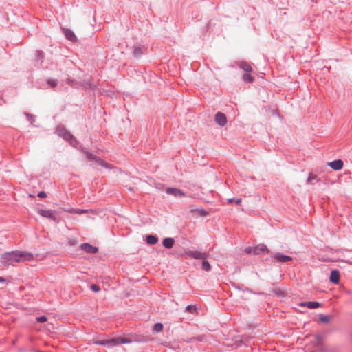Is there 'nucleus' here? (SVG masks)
<instances>
[{"mask_svg": "<svg viewBox=\"0 0 352 352\" xmlns=\"http://www.w3.org/2000/svg\"><path fill=\"white\" fill-rule=\"evenodd\" d=\"M34 256L31 253L21 251L8 252L3 254L1 256V263L5 266L13 265L14 263H19L25 261H32Z\"/></svg>", "mask_w": 352, "mask_h": 352, "instance_id": "nucleus-1", "label": "nucleus"}, {"mask_svg": "<svg viewBox=\"0 0 352 352\" xmlns=\"http://www.w3.org/2000/svg\"><path fill=\"white\" fill-rule=\"evenodd\" d=\"M58 133L60 136H62L65 140L70 142L71 145L73 146H76L77 141L75 138L71 135L69 132H67L64 129H58Z\"/></svg>", "mask_w": 352, "mask_h": 352, "instance_id": "nucleus-2", "label": "nucleus"}, {"mask_svg": "<svg viewBox=\"0 0 352 352\" xmlns=\"http://www.w3.org/2000/svg\"><path fill=\"white\" fill-rule=\"evenodd\" d=\"M107 341H108L107 345L109 346H114L119 344H129L132 342V340L131 339L126 338H122V337L107 339Z\"/></svg>", "mask_w": 352, "mask_h": 352, "instance_id": "nucleus-3", "label": "nucleus"}, {"mask_svg": "<svg viewBox=\"0 0 352 352\" xmlns=\"http://www.w3.org/2000/svg\"><path fill=\"white\" fill-rule=\"evenodd\" d=\"M186 254L187 256L195 258V259H202L205 260L208 258V254L207 253H202L199 251H188L186 252Z\"/></svg>", "mask_w": 352, "mask_h": 352, "instance_id": "nucleus-4", "label": "nucleus"}, {"mask_svg": "<svg viewBox=\"0 0 352 352\" xmlns=\"http://www.w3.org/2000/svg\"><path fill=\"white\" fill-rule=\"evenodd\" d=\"M38 213L43 217L51 219L56 223L58 222V220L56 219V217L54 215L55 212L50 210L40 209L38 210Z\"/></svg>", "mask_w": 352, "mask_h": 352, "instance_id": "nucleus-5", "label": "nucleus"}, {"mask_svg": "<svg viewBox=\"0 0 352 352\" xmlns=\"http://www.w3.org/2000/svg\"><path fill=\"white\" fill-rule=\"evenodd\" d=\"M249 252H253L255 254H258L260 253H269V250L265 245L260 244L253 249L250 248Z\"/></svg>", "mask_w": 352, "mask_h": 352, "instance_id": "nucleus-6", "label": "nucleus"}, {"mask_svg": "<svg viewBox=\"0 0 352 352\" xmlns=\"http://www.w3.org/2000/svg\"><path fill=\"white\" fill-rule=\"evenodd\" d=\"M166 192L167 194L172 195L175 197H183L185 196L184 192L178 188H167Z\"/></svg>", "mask_w": 352, "mask_h": 352, "instance_id": "nucleus-7", "label": "nucleus"}, {"mask_svg": "<svg viewBox=\"0 0 352 352\" xmlns=\"http://www.w3.org/2000/svg\"><path fill=\"white\" fill-rule=\"evenodd\" d=\"M216 122L221 126H223L227 123V118L225 114L218 112L215 116Z\"/></svg>", "mask_w": 352, "mask_h": 352, "instance_id": "nucleus-8", "label": "nucleus"}, {"mask_svg": "<svg viewBox=\"0 0 352 352\" xmlns=\"http://www.w3.org/2000/svg\"><path fill=\"white\" fill-rule=\"evenodd\" d=\"M328 165L335 170H341L343 168L344 163L341 160H336L333 162H331L328 164Z\"/></svg>", "mask_w": 352, "mask_h": 352, "instance_id": "nucleus-9", "label": "nucleus"}, {"mask_svg": "<svg viewBox=\"0 0 352 352\" xmlns=\"http://www.w3.org/2000/svg\"><path fill=\"white\" fill-rule=\"evenodd\" d=\"M274 258L278 262H287L292 260L289 256L284 255L281 253H276L274 256Z\"/></svg>", "mask_w": 352, "mask_h": 352, "instance_id": "nucleus-10", "label": "nucleus"}, {"mask_svg": "<svg viewBox=\"0 0 352 352\" xmlns=\"http://www.w3.org/2000/svg\"><path fill=\"white\" fill-rule=\"evenodd\" d=\"M81 248L87 253L94 254L98 252V248L92 246L88 243L82 244Z\"/></svg>", "mask_w": 352, "mask_h": 352, "instance_id": "nucleus-11", "label": "nucleus"}, {"mask_svg": "<svg viewBox=\"0 0 352 352\" xmlns=\"http://www.w3.org/2000/svg\"><path fill=\"white\" fill-rule=\"evenodd\" d=\"M63 31L64 32L65 36L68 40L71 41H76V37L74 33L71 30L63 28Z\"/></svg>", "mask_w": 352, "mask_h": 352, "instance_id": "nucleus-12", "label": "nucleus"}, {"mask_svg": "<svg viewBox=\"0 0 352 352\" xmlns=\"http://www.w3.org/2000/svg\"><path fill=\"white\" fill-rule=\"evenodd\" d=\"M339 280H340V273L338 270H333L331 271V275H330V280L335 283V284H337L339 282Z\"/></svg>", "mask_w": 352, "mask_h": 352, "instance_id": "nucleus-13", "label": "nucleus"}, {"mask_svg": "<svg viewBox=\"0 0 352 352\" xmlns=\"http://www.w3.org/2000/svg\"><path fill=\"white\" fill-rule=\"evenodd\" d=\"M162 244L166 248H171L174 244V240L172 238H165Z\"/></svg>", "mask_w": 352, "mask_h": 352, "instance_id": "nucleus-14", "label": "nucleus"}, {"mask_svg": "<svg viewBox=\"0 0 352 352\" xmlns=\"http://www.w3.org/2000/svg\"><path fill=\"white\" fill-rule=\"evenodd\" d=\"M239 65L241 69L247 72H250L252 70L251 65L247 62H241Z\"/></svg>", "mask_w": 352, "mask_h": 352, "instance_id": "nucleus-15", "label": "nucleus"}, {"mask_svg": "<svg viewBox=\"0 0 352 352\" xmlns=\"http://www.w3.org/2000/svg\"><path fill=\"white\" fill-rule=\"evenodd\" d=\"M302 306H307L309 309H316L320 306V303L318 302H307L301 303Z\"/></svg>", "mask_w": 352, "mask_h": 352, "instance_id": "nucleus-16", "label": "nucleus"}, {"mask_svg": "<svg viewBox=\"0 0 352 352\" xmlns=\"http://www.w3.org/2000/svg\"><path fill=\"white\" fill-rule=\"evenodd\" d=\"M323 336L321 335L314 336V344L316 346H320L322 344Z\"/></svg>", "mask_w": 352, "mask_h": 352, "instance_id": "nucleus-17", "label": "nucleus"}, {"mask_svg": "<svg viewBox=\"0 0 352 352\" xmlns=\"http://www.w3.org/2000/svg\"><path fill=\"white\" fill-rule=\"evenodd\" d=\"M146 242L150 245H154L157 242V238L153 235H149L146 237Z\"/></svg>", "mask_w": 352, "mask_h": 352, "instance_id": "nucleus-18", "label": "nucleus"}, {"mask_svg": "<svg viewBox=\"0 0 352 352\" xmlns=\"http://www.w3.org/2000/svg\"><path fill=\"white\" fill-rule=\"evenodd\" d=\"M332 317L331 316H329V315H320L319 316V320L322 322H325V323H327L331 321Z\"/></svg>", "mask_w": 352, "mask_h": 352, "instance_id": "nucleus-19", "label": "nucleus"}, {"mask_svg": "<svg viewBox=\"0 0 352 352\" xmlns=\"http://www.w3.org/2000/svg\"><path fill=\"white\" fill-rule=\"evenodd\" d=\"M243 80L247 82H252L254 81V78L250 74H245L243 76Z\"/></svg>", "mask_w": 352, "mask_h": 352, "instance_id": "nucleus-20", "label": "nucleus"}, {"mask_svg": "<svg viewBox=\"0 0 352 352\" xmlns=\"http://www.w3.org/2000/svg\"><path fill=\"white\" fill-rule=\"evenodd\" d=\"M163 329V324L162 323H156L154 324V326L153 327V331L156 332V333H159V332H161Z\"/></svg>", "mask_w": 352, "mask_h": 352, "instance_id": "nucleus-21", "label": "nucleus"}, {"mask_svg": "<svg viewBox=\"0 0 352 352\" xmlns=\"http://www.w3.org/2000/svg\"><path fill=\"white\" fill-rule=\"evenodd\" d=\"M202 269L206 272L210 271L211 269L210 263L208 261L203 260Z\"/></svg>", "mask_w": 352, "mask_h": 352, "instance_id": "nucleus-22", "label": "nucleus"}, {"mask_svg": "<svg viewBox=\"0 0 352 352\" xmlns=\"http://www.w3.org/2000/svg\"><path fill=\"white\" fill-rule=\"evenodd\" d=\"M317 179V176L313 173H310L307 178L308 184H313V181Z\"/></svg>", "mask_w": 352, "mask_h": 352, "instance_id": "nucleus-23", "label": "nucleus"}, {"mask_svg": "<svg viewBox=\"0 0 352 352\" xmlns=\"http://www.w3.org/2000/svg\"><path fill=\"white\" fill-rule=\"evenodd\" d=\"M47 83L52 87H55L58 85V80L56 79H51L47 81Z\"/></svg>", "mask_w": 352, "mask_h": 352, "instance_id": "nucleus-24", "label": "nucleus"}, {"mask_svg": "<svg viewBox=\"0 0 352 352\" xmlns=\"http://www.w3.org/2000/svg\"><path fill=\"white\" fill-rule=\"evenodd\" d=\"M91 289L95 292H98L100 290V288L98 285L96 284H92L90 287Z\"/></svg>", "mask_w": 352, "mask_h": 352, "instance_id": "nucleus-25", "label": "nucleus"}, {"mask_svg": "<svg viewBox=\"0 0 352 352\" xmlns=\"http://www.w3.org/2000/svg\"><path fill=\"white\" fill-rule=\"evenodd\" d=\"M228 201H229L230 203H231V204L234 202V203H236L237 205H240V204H241V202H242V199H240V198H239V199H236V200H234V199H228Z\"/></svg>", "mask_w": 352, "mask_h": 352, "instance_id": "nucleus-26", "label": "nucleus"}, {"mask_svg": "<svg viewBox=\"0 0 352 352\" xmlns=\"http://www.w3.org/2000/svg\"><path fill=\"white\" fill-rule=\"evenodd\" d=\"M96 162L102 166L108 167V165L102 160L100 159H96Z\"/></svg>", "mask_w": 352, "mask_h": 352, "instance_id": "nucleus-27", "label": "nucleus"}, {"mask_svg": "<svg viewBox=\"0 0 352 352\" xmlns=\"http://www.w3.org/2000/svg\"><path fill=\"white\" fill-rule=\"evenodd\" d=\"M87 210H80V209H76L75 210V214H85L87 213Z\"/></svg>", "mask_w": 352, "mask_h": 352, "instance_id": "nucleus-28", "label": "nucleus"}, {"mask_svg": "<svg viewBox=\"0 0 352 352\" xmlns=\"http://www.w3.org/2000/svg\"><path fill=\"white\" fill-rule=\"evenodd\" d=\"M37 321L39 322H44L47 321V318L45 316H40L36 318Z\"/></svg>", "mask_w": 352, "mask_h": 352, "instance_id": "nucleus-29", "label": "nucleus"}, {"mask_svg": "<svg viewBox=\"0 0 352 352\" xmlns=\"http://www.w3.org/2000/svg\"><path fill=\"white\" fill-rule=\"evenodd\" d=\"M68 243L70 245H74L76 244V239H68Z\"/></svg>", "mask_w": 352, "mask_h": 352, "instance_id": "nucleus-30", "label": "nucleus"}, {"mask_svg": "<svg viewBox=\"0 0 352 352\" xmlns=\"http://www.w3.org/2000/svg\"><path fill=\"white\" fill-rule=\"evenodd\" d=\"M186 310L190 311V312H192L194 310H195V307L194 306H192V305H188L186 307Z\"/></svg>", "mask_w": 352, "mask_h": 352, "instance_id": "nucleus-31", "label": "nucleus"}, {"mask_svg": "<svg viewBox=\"0 0 352 352\" xmlns=\"http://www.w3.org/2000/svg\"><path fill=\"white\" fill-rule=\"evenodd\" d=\"M107 340H100L99 342H97V344H100V345H107Z\"/></svg>", "mask_w": 352, "mask_h": 352, "instance_id": "nucleus-32", "label": "nucleus"}, {"mask_svg": "<svg viewBox=\"0 0 352 352\" xmlns=\"http://www.w3.org/2000/svg\"><path fill=\"white\" fill-rule=\"evenodd\" d=\"M38 196L40 198H45V197H46V193H45L44 191H41V192L38 194Z\"/></svg>", "mask_w": 352, "mask_h": 352, "instance_id": "nucleus-33", "label": "nucleus"}, {"mask_svg": "<svg viewBox=\"0 0 352 352\" xmlns=\"http://www.w3.org/2000/svg\"><path fill=\"white\" fill-rule=\"evenodd\" d=\"M75 210L76 209H63L64 211L71 213V214H75Z\"/></svg>", "mask_w": 352, "mask_h": 352, "instance_id": "nucleus-34", "label": "nucleus"}, {"mask_svg": "<svg viewBox=\"0 0 352 352\" xmlns=\"http://www.w3.org/2000/svg\"><path fill=\"white\" fill-rule=\"evenodd\" d=\"M85 154H86V155H87V157L88 158H89V159H95V158H94V155H93L92 154L89 153V152H87V151H85Z\"/></svg>", "mask_w": 352, "mask_h": 352, "instance_id": "nucleus-35", "label": "nucleus"}, {"mask_svg": "<svg viewBox=\"0 0 352 352\" xmlns=\"http://www.w3.org/2000/svg\"><path fill=\"white\" fill-rule=\"evenodd\" d=\"M134 54H140V49H135V50H134Z\"/></svg>", "mask_w": 352, "mask_h": 352, "instance_id": "nucleus-36", "label": "nucleus"}, {"mask_svg": "<svg viewBox=\"0 0 352 352\" xmlns=\"http://www.w3.org/2000/svg\"><path fill=\"white\" fill-rule=\"evenodd\" d=\"M5 282H6V280L3 277L0 276V283H5Z\"/></svg>", "mask_w": 352, "mask_h": 352, "instance_id": "nucleus-37", "label": "nucleus"}, {"mask_svg": "<svg viewBox=\"0 0 352 352\" xmlns=\"http://www.w3.org/2000/svg\"><path fill=\"white\" fill-rule=\"evenodd\" d=\"M346 292L348 294H351V292L350 290H347Z\"/></svg>", "mask_w": 352, "mask_h": 352, "instance_id": "nucleus-38", "label": "nucleus"}]
</instances>
